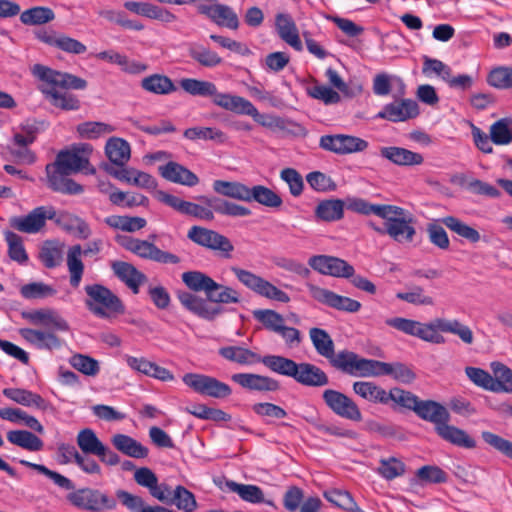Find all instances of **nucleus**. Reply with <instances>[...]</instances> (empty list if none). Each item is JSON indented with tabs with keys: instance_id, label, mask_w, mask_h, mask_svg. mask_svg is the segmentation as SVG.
Returning <instances> with one entry per match:
<instances>
[{
	"instance_id": "nucleus-1",
	"label": "nucleus",
	"mask_w": 512,
	"mask_h": 512,
	"mask_svg": "<svg viewBox=\"0 0 512 512\" xmlns=\"http://www.w3.org/2000/svg\"><path fill=\"white\" fill-rule=\"evenodd\" d=\"M31 72L42 82L39 90L53 106L63 110H77L80 107L79 100L66 89L83 90L87 86L86 80L41 64H35Z\"/></svg>"
},
{
	"instance_id": "nucleus-2",
	"label": "nucleus",
	"mask_w": 512,
	"mask_h": 512,
	"mask_svg": "<svg viewBox=\"0 0 512 512\" xmlns=\"http://www.w3.org/2000/svg\"><path fill=\"white\" fill-rule=\"evenodd\" d=\"M31 324L43 328H21L20 336L39 350H56L62 347L63 340L57 332H68L69 323L53 309H37L23 314Z\"/></svg>"
},
{
	"instance_id": "nucleus-3",
	"label": "nucleus",
	"mask_w": 512,
	"mask_h": 512,
	"mask_svg": "<svg viewBox=\"0 0 512 512\" xmlns=\"http://www.w3.org/2000/svg\"><path fill=\"white\" fill-rule=\"evenodd\" d=\"M217 286L206 299L190 292L178 293V299L192 314L206 321H213L224 313V308L220 304H237L241 300V295L236 289L219 283Z\"/></svg>"
},
{
	"instance_id": "nucleus-4",
	"label": "nucleus",
	"mask_w": 512,
	"mask_h": 512,
	"mask_svg": "<svg viewBox=\"0 0 512 512\" xmlns=\"http://www.w3.org/2000/svg\"><path fill=\"white\" fill-rule=\"evenodd\" d=\"M266 367L272 372L291 377L296 382L308 387H322L329 383L327 374L318 366L276 355L265 361Z\"/></svg>"
},
{
	"instance_id": "nucleus-5",
	"label": "nucleus",
	"mask_w": 512,
	"mask_h": 512,
	"mask_svg": "<svg viewBox=\"0 0 512 512\" xmlns=\"http://www.w3.org/2000/svg\"><path fill=\"white\" fill-rule=\"evenodd\" d=\"M88 310L99 318H108L124 312V306L119 297L101 284H90L84 288Z\"/></svg>"
},
{
	"instance_id": "nucleus-6",
	"label": "nucleus",
	"mask_w": 512,
	"mask_h": 512,
	"mask_svg": "<svg viewBox=\"0 0 512 512\" xmlns=\"http://www.w3.org/2000/svg\"><path fill=\"white\" fill-rule=\"evenodd\" d=\"M67 499L74 507L89 512H104L117 507L114 497L93 488L78 489L68 494Z\"/></svg>"
},
{
	"instance_id": "nucleus-7",
	"label": "nucleus",
	"mask_w": 512,
	"mask_h": 512,
	"mask_svg": "<svg viewBox=\"0 0 512 512\" xmlns=\"http://www.w3.org/2000/svg\"><path fill=\"white\" fill-rule=\"evenodd\" d=\"M92 151L90 144L80 143L71 146L69 149L61 150L55 160L70 175L78 172L94 174L96 170L89 161Z\"/></svg>"
},
{
	"instance_id": "nucleus-8",
	"label": "nucleus",
	"mask_w": 512,
	"mask_h": 512,
	"mask_svg": "<svg viewBox=\"0 0 512 512\" xmlns=\"http://www.w3.org/2000/svg\"><path fill=\"white\" fill-rule=\"evenodd\" d=\"M231 271L240 283L256 294L281 303H288L290 301V297L286 292L251 271L239 267H231Z\"/></svg>"
},
{
	"instance_id": "nucleus-9",
	"label": "nucleus",
	"mask_w": 512,
	"mask_h": 512,
	"mask_svg": "<svg viewBox=\"0 0 512 512\" xmlns=\"http://www.w3.org/2000/svg\"><path fill=\"white\" fill-rule=\"evenodd\" d=\"M119 242L126 250L145 260L174 265L181 262V258L178 255L168 251H163L153 242H149L147 240L124 237L120 239Z\"/></svg>"
},
{
	"instance_id": "nucleus-10",
	"label": "nucleus",
	"mask_w": 512,
	"mask_h": 512,
	"mask_svg": "<svg viewBox=\"0 0 512 512\" xmlns=\"http://www.w3.org/2000/svg\"><path fill=\"white\" fill-rule=\"evenodd\" d=\"M187 237L195 244L212 250L226 259L231 258L234 250L232 242L226 236L202 226H192L188 230Z\"/></svg>"
},
{
	"instance_id": "nucleus-11",
	"label": "nucleus",
	"mask_w": 512,
	"mask_h": 512,
	"mask_svg": "<svg viewBox=\"0 0 512 512\" xmlns=\"http://www.w3.org/2000/svg\"><path fill=\"white\" fill-rule=\"evenodd\" d=\"M387 326L392 327L406 335L417 337L425 342L442 344L444 337L435 331L434 321L422 323L404 317H393L385 320Z\"/></svg>"
},
{
	"instance_id": "nucleus-12",
	"label": "nucleus",
	"mask_w": 512,
	"mask_h": 512,
	"mask_svg": "<svg viewBox=\"0 0 512 512\" xmlns=\"http://www.w3.org/2000/svg\"><path fill=\"white\" fill-rule=\"evenodd\" d=\"M101 247L102 241L100 239L89 242L84 249L79 244L69 247L66 254V265L71 287L78 288L82 281L85 269L82 256L96 255L101 251Z\"/></svg>"
},
{
	"instance_id": "nucleus-13",
	"label": "nucleus",
	"mask_w": 512,
	"mask_h": 512,
	"mask_svg": "<svg viewBox=\"0 0 512 512\" xmlns=\"http://www.w3.org/2000/svg\"><path fill=\"white\" fill-rule=\"evenodd\" d=\"M182 381L194 392L216 399L226 398L232 393L228 384L205 374L187 373L182 377Z\"/></svg>"
},
{
	"instance_id": "nucleus-14",
	"label": "nucleus",
	"mask_w": 512,
	"mask_h": 512,
	"mask_svg": "<svg viewBox=\"0 0 512 512\" xmlns=\"http://www.w3.org/2000/svg\"><path fill=\"white\" fill-rule=\"evenodd\" d=\"M330 364L351 376L357 377H371L374 365V359H366L360 357L358 354L343 350L329 358Z\"/></svg>"
},
{
	"instance_id": "nucleus-15",
	"label": "nucleus",
	"mask_w": 512,
	"mask_h": 512,
	"mask_svg": "<svg viewBox=\"0 0 512 512\" xmlns=\"http://www.w3.org/2000/svg\"><path fill=\"white\" fill-rule=\"evenodd\" d=\"M322 398L326 406L337 416L352 422L362 421L363 415L359 406L346 394L338 390L326 389L322 393Z\"/></svg>"
},
{
	"instance_id": "nucleus-16",
	"label": "nucleus",
	"mask_w": 512,
	"mask_h": 512,
	"mask_svg": "<svg viewBox=\"0 0 512 512\" xmlns=\"http://www.w3.org/2000/svg\"><path fill=\"white\" fill-rule=\"evenodd\" d=\"M306 288L311 298L330 308L348 313H356L361 308V303L352 298L336 294L312 283H306Z\"/></svg>"
},
{
	"instance_id": "nucleus-17",
	"label": "nucleus",
	"mask_w": 512,
	"mask_h": 512,
	"mask_svg": "<svg viewBox=\"0 0 512 512\" xmlns=\"http://www.w3.org/2000/svg\"><path fill=\"white\" fill-rule=\"evenodd\" d=\"M56 218V210L52 206H39L25 216H15L10 219V225L14 229L36 234L45 226L46 221Z\"/></svg>"
},
{
	"instance_id": "nucleus-18",
	"label": "nucleus",
	"mask_w": 512,
	"mask_h": 512,
	"mask_svg": "<svg viewBox=\"0 0 512 512\" xmlns=\"http://www.w3.org/2000/svg\"><path fill=\"white\" fill-rule=\"evenodd\" d=\"M319 146L323 150L338 155H346L366 150L368 142L353 135L335 134L321 136Z\"/></svg>"
},
{
	"instance_id": "nucleus-19",
	"label": "nucleus",
	"mask_w": 512,
	"mask_h": 512,
	"mask_svg": "<svg viewBox=\"0 0 512 512\" xmlns=\"http://www.w3.org/2000/svg\"><path fill=\"white\" fill-rule=\"evenodd\" d=\"M308 264L316 272L336 278H351L355 272L354 267L347 261L330 255L311 256Z\"/></svg>"
},
{
	"instance_id": "nucleus-20",
	"label": "nucleus",
	"mask_w": 512,
	"mask_h": 512,
	"mask_svg": "<svg viewBox=\"0 0 512 512\" xmlns=\"http://www.w3.org/2000/svg\"><path fill=\"white\" fill-rule=\"evenodd\" d=\"M419 114V105L415 100L400 96L399 98H395L392 102L384 105L376 117L397 123L414 119Z\"/></svg>"
},
{
	"instance_id": "nucleus-21",
	"label": "nucleus",
	"mask_w": 512,
	"mask_h": 512,
	"mask_svg": "<svg viewBox=\"0 0 512 512\" xmlns=\"http://www.w3.org/2000/svg\"><path fill=\"white\" fill-rule=\"evenodd\" d=\"M45 171L47 186L53 191L65 194H79L83 191L82 186L70 179V174L56 160L47 164Z\"/></svg>"
},
{
	"instance_id": "nucleus-22",
	"label": "nucleus",
	"mask_w": 512,
	"mask_h": 512,
	"mask_svg": "<svg viewBox=\"0 0 512 512\" xmlns=\"http://www.w3.org/2000/svg\"><path fill=\"white\" fill-rule=\"evenodd\" d=\"M391 376L395 381L410 384L416 379L413 370L404 363L374 360L371 377Z\"/></svg>"
},
{
	"instance_id": "nucleus-23",
	"label": "nucleus",
	"mask_w": 512,
	"mask_h": 512,
	"mask_svg": "<svg viewBox=\"0 0 512 512\" xmlns=\"http://www.w3.org/2000/svg\"><path fill=\"white\" fill-rule=\"evenodd\" d=\"M198 10L219 26L233 30L239 26L237 14L227 5L218 3L212 5L202 4L198 6Z\"/></svg>"
},
{
	"instance_id": "nucleus-24",
	"label": "nucleus",
	"mask_w": 512,
	"mask_h": 512,
	"mask_svg": "<svg viewBox=\"0 0 512 512\" xmlns=\"http://www.w3.org/2000/svg\"><path fill=\"white\" fill-rule=\"evenodd\" d=\"M158 169L160 175L172 183L187 187H193L199 183V178L195 173L177 162L170 161L159 166Z\"/></svg>"
},
{
	"instance_id": "nucleus-25",
	"label": "nucleus",
	"mask_w": 512,
	"mask_h": 512,
	"mask_svg": "<svg viewBox=\"0 0 512 512\" xmlns=\"http://www.w3.org/2000/svg\"><path fill=\"white\" fill-rule=\"evenodd\" d=\"M275 28L279 37L294 48L302 51L303 45L299 37V31L292 16L288 13H278L275 16Z\"/></svg>"
},
{
	"instance_id": "nucleus-26",
	"label": "nucleus",
	"mask_w": 512,
	"mask_h": 512,
	"mask_svg": "<svg viewBox=\"0 0 512 512\" xmlns=\"http://www.w3.org/2000/svg\"><path fill=\"white\" fill-rule=\"evenodd\" d=\"M111 268L119 280L126 284L134 294L139 292L140 286L146 281L144 273L134 265L124 261H114Z\"/></svg>"
},
{
	"instance_id": "nucleus-27",
	"label": "nucleus",
	"mask_w": 512,
	"mask_h": 512,
	"mask_svg": "<svg viewBox=\"0 0 512 512\" xmlns=\"http://www.w3.org/2000/svg\"><path fill=\"white\" fill-rule=\"evenodd\" d=\"M212 102L222 109L235 114L249 116L256 113V107L253 103L238 95L217 92Z\"/></svg>"
},
{
	"instance_id": "nucleus-28",
	"label": "nucleus",
	"mask_w": 512,
	"mask_h": 512,
	"mask_svg": "<svg viewBox=\"0 0 512 512\" xmlns=\"http://www.w3.org/2000/svg\"><path fill=\"white\" fill-rule=\"evenodd\" d=\"M415 413L422 420L434 424V428L450 421V413L445 406L433 400H420Z\"/></svg>"
},
{
	"instance_id": "nucleus-29",
	"label": "nucleus",
	"mask_w": 512,
	"mask_h": 512,
	"mask_svg": "<svg viewBox=\"0 0 512 512\" xmlns=\"http://www.w3.org/2000/svg\"><path fill=\"white\" fill-rule=\"evenodd\" d=\"M219 355L224 359L236 362L240 365H251L254 363H262L266 366L265 361L275 355L260 356L257 353L241 347V346H226L219 349Z\"/></svg>"
},
{
	"instance_id": "nucleus-30",
	"label": "nucleus",
	"mask_w": 512,
	"mask_h": 512,
	"mask_svg": "<svg viewBox=\"0 0 512 512\" xmlns=\"http://www.w3.org/2000/svg\"><path fill=\"white\" fill-rule=\"evenodd\" d=\"M347 208L353 212L370 215L374 214L380 218L388 217V214H402L403 209L393 205L371 204L361 198L347 200Z\"/></svg>"
},
{
	"instance_id": "nucleus-31",
	"label": "nucleus",
	"mask_w": 512,
	"mask_h": 512,
	"mask_svg": "<svg viewBox=\"0 0 512 512\" xmlns=\"http://www.w3.org/2000/svg\"><path fill=\"white\" fill-rule=\"evenodd\" d=\"M232 380L249 390L276 391L279 388L277 380L259 374L237 373L232 375Z\"/></svg>"
},
{
	"instance_id": "nucleus-32",
	"label": "nucleus",
	"mask_w": 512,
	"mask_h": 512,
	"mask_svg": "<svg viewBox=\"0 0 512 512\" xmlns=\"http://www.w3.org/2000/svg\"><path fill=\"white\" fill-rule=\"evenodd\" d=\"M380 155L398 166H416L424 161L420 153L396 146L382 147Z\"/></svg>"
},
{
	"instance_id": "nucleus-33",
	"label": "nucleus",
	"mask_w": 512,
	"mask_h": 512,
	"mask_svg": "<svg viewBox=\"0 0 512 512\" xmlns=\"http://www.w3.org/2000/svg\"><path fill=\"white\" fill-rule=\"evenodd\" d=\"M437 435L455 446L473 449L476 447V441L472 438L466 431L450 425L449 422H444V424L436 427Z\"/></svg>"
},
{
	"instance_id": "nucleus-34",
	"label": "nucleus",
	"mask_w": 512,
	"mask_h": 512,
	"mask_svg": "<svg viewBox=\"0 0 512 512\" xmlns=\"http://www.w3.org/2000/svg\"><path fill=\"white\" fill-rule=\"evenodd\" d=\"M112 445L122 454L131 458H146L149 454V449L126 434H115L111 438Z\"/></svg>"
},
{
	"instance_id": "nucleus-35",
	"label": "nucleus",
	"mask_w": 512,
	"mask_h": 512,
	"mask_svg": "<svg viewBox=\"0 0 512 512\" xmlns=\"http://www.w3.org/2000/svg\"><path fill=\"white\" fill-rule=\"evenodd\" d=\"M3 395L8 399L26 406L34 407L39 410L45 411L48 408V402L39 394L32 391L20 388H5Z\"/></svg>"
},
{
	"instance_id": "nucleus-36",
	"label": "nucleus",
	"mask_w": 512,
	"mask_h": 512,
	"mask_svg": "<svg viewBox=\"0 0 512 512\" xmlns=\"http://www.w3.org/2000/svg\"><path fill=\"white\" fill-rule=\"evenodd\" d=\"M384 218L386 233L397 242H410L415 235V228L411 225V220L407 221L404 218L392 217Z\"/></svg>"
},
{
	"instance_id": "nucleus-37",
	"label": "nucleus",
	"mask_w": 512,
	"mask_h": 512,
	"mask_svg": "<svg viewBox=\"0 0 512 512\" xmlns=\"http://www.w3.org/2000/svg\"><path fill=\"white\" fill-rule=\"evenodd\" d=\"M434 326L435 331L438 332V330H440L444 333L456 335L467 345H471L474 341L473 332L470 327L457 319L438 318L434 320Z\"/></svg>"
},
{
	"instance_id": "nucleus-38",
	"label": "nucleus",
	"mask_w": 512,
	"mask_h": 512,
	"mask_svg": "<svg viewBox=\"0 0 512 512\" xmlns=\"http://www.w3.org/2000/svg\"><path fill=\"white\" fill-rule=\"evenodd\" d=\"M107 158L115 165L124 166L130 159V144L119 137H111L105 145Z\"/></svg>"
},
{
	"instance_id": "nucleus-39",
	"label": "nucleus",
	"mask_w": 512,
	"mask_h": 512,
	"mask_svg": "<svg viewBox=\"0 0 512 512\" xmlns=\"http://www.w3.org/2000/svg\"><path fill=\"white\" fill-rule=\"evenodd\" d=\"M64 255V244L58 240L45 241L39 250V259L48 269L61 265Z\"/></svg>"
},
{
	"instance_id": "nucleus-40",
	"label": "nucleus",
	"mask_w": 512,
	"mask_h": 512,
	"mask_svg": "<svg viewBox=\"0 0 512 512\" xmlns=\"http://www.w3.org/2000/svg\"><path fill=\"white\" fill-rule=\"evenodd\" d=\"M183 283L194 292H204L206 297L215 290L217 282L201 271H187L181 276Z\"/></svg>"
},
{
	"instance_id": "nucleus-41",
	"label": "nucleus",
	"mask_w": 512,
	"mask_h": 512,
	"mask_svg": "<svg viewBox=\"0 0 512 512\" xmlns=\"http://www.w3.org/2000/svg\"><path fill=\"white\" fill-rule=\"evenodd\" d=\"M353 392L370 403L387 404L386 390L370 381H356L352 385Z\"/></svg>"
},
{
	"instance_id": "nucleus-42",
	"label": "nucleus",
	"mask_w": 512,
	"mask_h": 512,
	"mask_svg": "<svg viewBox=\"0 0 512 512\" xmlns=\"http://www.w3.org/2000/svg\"><path fill=\"white\" fill-rule=\"evenodd\" d=\"M397 87L398 95L404 96L406 93V86L403 80L397 75H390L387 73H379L373 78V92L377 96L388 95L393 87Z\"/></svg>"
},
{
	"instance_id": "nucleus-43",
	"label": "nucleus",
	"mask_w": 512,
	"mask_h": 512,
	"mask_svg": "<svg viewBox=\"0 0 512 512\" xmlns=\"http://www.w3.org/2000/svg\"><path fill=\"white\" fill-rule=\"evenodd\" d=\"M116 496L130 512H176L160 505H145L144 500L140 496L131 494L125 490H117Z\"/></svg>"
},
{
	"instance_id": "nucleus-44",
	"label": "nucleus",
	"mask_w": 512,
	"mask_h": 512,
	"mask_svg": "<svg viewBox=\"0 0 512 512\" xmlns=\"http://www.w3.org/2000/svg\"><path fill=\"white\" fill-rule=\"evenodd\" d=\"M200 199L213 209V213L216 212L221 215L232 217H244L251 214V210L247 207L221 198L200 197Z\"/></svg>"
},
{
	"instance_id": "nucleus-45",
	"label": "nucleus",
	"mask_w": 512,
	"mask_h": 512,
	"mask_svg": "<svg viewBox=\"0 0 512 512\" xmlns=\"http://www.w3.org/2000/svg\"><path fill=\"white\" fill-rule=\"evenodd\" d=\"M213 190L225 197L239 201H249V187L236 181L215 180Z\"/></svg>"
},
{
	"instance_id": "nucleus-46",
	"label": "nucleus",
	"mask_w": 512,
	"mask_h": 512,
	"mask_svg": "<svg viewBox=\"0 0 512 512\" xmlns=\"http://www.w3.org/2000/svg\"><path fill=\"white\" fill-rule=\"evenodd\" d=\"M141 87L150 93L157 95H167L176 90L172 80L162 74H153L141 80Z\"/></svg>"
},
{
	"instance_id": "nucleus-47",
	"label": "nucleus",
	"mask_w": 512,
	"mask_h": 512,
	"mask_svg": "<svg viewBox=\"0 0 512 512\" xmlns=\"http://www.w3.org/2000/svg\"><path fill=\"white\" fill-rule=\"evenodd\" d=\"M7 440L28 451L36 452L43 448V441L27 430H12L7 433Z\"/></svg>"
},
{
	"instance_id": "nucleus-48",
	"label": "nucleus",
	"mask_w": 512,
	"mask_h": 512,
	"mask_svg": "<svg viewBox=\"0 0 512 512\" xmlns=\"http://www.w3.org/2000/svg\"><path fill=\"white\" fill-rule=\"evenodd\" d=\"M54 19V11L45 6H35L20 13L21 23L28 26L44 25Z\"/></svg>"
},
{
	"instance_id": "nucleus-49",
	"label": "nucleus",
	"mask_w": 512,
	"mask_h": 512,
	"mask_svg": "<svg viewBox=\"0 0 512 512\" xmlns=\"http://www.w3.org/2000/svg\"><path fill=\"white\" fill-rule=\"evenodd\" d=\"M490 368L493 372V382L496 384L494 393H512V369L501 362H492Z\"/></svg>"
},
{
	"instance_id": "nucleus-50",
	"label": "nucleus",
	"mask_w": 512,
	"mask_h": 512,
	"mask_svg": "<svg viewBox=\"0 0 512 512\" xmlns=\"http://www.w3.org/2000/svg\"><path fill=\"white\" fill-rule=\"evenodd\" d=\"M309 336L316 352L329 360L333 356L334 342L328 332L321 328H311Z\"/></svg>"
},
{
	"instance_id": "nucleus-51",
	"label": "nucleus",
	"mask_w": 512,
	"mask_h": 512,
	"mask_svg": "<svg viewBox=\"0 0 512 512\" xmlns=\"http://www.w3.org/2000/svg\"><path fill=\"white\" fill-rule=\"evenodd\" d=\"M440 221L452 232L466 239L470 243H477L481 239L480 233L476 229L467 225L457 217L446 216L441 218Z\"/></svg>"
},
{
	"instance_id": "nucleus-52",
	"label": "nucleus",
	"mask_w": 512,
	"mask_h": 512,
	"mask_svg": "<svg viewBox=\"0 0 512 512\" xmlns=\"http://www.w3.org/2000/svg\"><path fill=\"white\" fill-rule=\"evenodd\" d=\"M344 213V202L340 199L325 200L320 202L315 210L317 218L332 222L340 220Z\"/></svg>"
},
{
	"instance_id": "nucleus-53",
	"label": "nucleus",
	"mask_w": 512,
	"mask_h": 512,
	"mask_svg": "<svg viewBox=\"0 0 512 512\" xmlns=\"http://www.w3.org/2000/svg\"><path fill=\"white\" fill-rule=\"evenodd\" d=\"M181 88L194 96H211L215 98L218 90L214 83L194 78H184L180 81Z\"/></svg>"
},
{
	"instance_id": "nucleus-54",
	"label": "nucleus",
	"mask_w": 512,
	"mask_h": 512,
	"mask_svg": "<svg viewBox=\"0 0 512 512\" xmlns=\"http://www.w3.org/2000/svg\"><path fill=\"white\" fill-rule=\"evenodd\" d=\"M256 201L257 203L271 207L277 208L282 205L281 197L276 194L270 188L263 185H256L252 188H249V201Z\"/></svg>"
},
{
	"instance_id": "nucleus-55",
	"label": "nucleus",
	"mask_w": 512,
	"mask_h": 512,
	"mask_svg": "<svg viewBox=\"0 0 512 512\" xmlns=\"http://www.w3.org/2000/svg\"><path fill=\"white\" fill-rule=\"evenodd\" d=\"M76 442L84 454L97 456L102 450L104 444L99 440L94 430L85 428L79 431Z\"/></svg>"
},
{
	"instance_id": "nucleus-56",
	"label": "nucleus",
	"mask_w": 512,
	"mask_h": 512,
	"mask_svg": "<svg viewBox=\"0 0 512 512\" xmlns=\"http://www.w3.org/2000/svg\"><path fill=\"white\" fill-rule=\"evenodd\" d=\"M490 137L496 145H508L512 142V117L501 118L490 127Z\"/></svg>"
},
{
	"instance_id": "nucleus-57",
	"label": "nucleus",
	"mask_w": 512,
	"mask_h": 512,
	"mask_svg": "<svg viewBox=\"0 0 512 512\" xmlns=\"http://www.w3.org/2000/svg\"><path fill=\"white\" fill-rule=\"evenodd\" d=\"M115 128L104 122L88 121L81 123L77 126V132L83 139H97L109 133H112Z\"/></svg>"
},
{
	"instance_id": "nucleus-58",
	"label": "nucleus",
	"mask_w": 512,
	"mask_h": 512,
	"mask_svg": "<svg viewBox=\"0 0 512 512\" xmlns=\"http://www.w3.org/2000/svg\"><path fill=\"white\" fill-rule=\"evenodd\" d=\"M184 137L196 141V140H213L219 143L226 141L227 137L223 131L213 127H192L184 131Z\"/></svg>"
},
{
	"instance_id": "nucleus-59",
	"label": "nucleus",
	"mask_w": 512,
	"mask_h": 512,
	"mask_svg": "<svg viewBox=\"0 0 512 512\" xmlns=\"http://www.w3.org/2000/svg\"><path fill=\"white\" fill-rule=\"evenodd\" d=\"M170 505H174L184 512H194L197 509V501L194 494L182 485L174 488Z\"/></svg>"
},
{
	"instance_id": "nucleus-60",
	"label": "nucleus",
	"mask_w": 512,
	"mask_h": 512,
	"mask_svg": "<svg viewBox=\"0 0 512 512\" xmlns=\"http://www.w3.org/2000/svg\"><path fill=\"white\" fill-rule=\"evenodd\" d=\"M189 56L205 67H215L222 63V58L216 52L202 45H192Z\"/></svg>"
},
{
	"instance_id": "nucleus-61",
	"label": "nucleus",
	"mask_w": 512,
	"mask_h": 512,
	"mask_svg": "<svg viewBox=\"0 0 512 512\" xmlns=\"http://www.w3.org/2000/svg\"><path fill=\"white\" fill-rule=\"evenodd\" d=\"M227 487L232 492L237 493L244 501L250 503H261L264 501L263 491L256 485H246L228 481Z\"/></svg>"
},
{
	"instance_id": "nucleus-62",
	"label": "nucleus",
	"mask_w": 512,
	"mask_h": 512,
	"mask_svg": "<svg viewBox=\"0 0 512 512\" xmlns=\"http://www.w3.org/2000/svg\"><path fill=\"white\" fill-rule=\"evenodd\" d=\"M4 235L8 245L9 257L20 264L26 263L28 261V255L24 248L22 238L12 231H6Z\"/></svg>"
},
{
	"instance_id": "nucleus-63",
	"label": "nucleus",
	"mask_w": 512,
	"mask_h": 512,
	"mask_svg": "<svg viewBox=\"0 0 512 512\" xmlns=\"http://www.w3.org/2000/svg\"><path fill=\"white\" fill-rule=\"evenodd\" d=\"M20 293L26 299H44L55 296L57 290L53 286L43 282H32L23 285Z\"/></svg>"
},
{
	"instance_id": "nucleus-64",
	"label": "nucleus",
	"mask_w": 512,
	"mask_h": 512,
	"mask_svg": "<svg viewBox=\"0 0 512 512\" xmlns=\"http://www.w3.org/2000/svg\"><path fill=\"white\" fill-rule=\"evenodd\" d=\"M487 82L490 86L497 89L512 88V68L501 66L491 70L488 74Z\"/></svg>"
}]
</instances>
